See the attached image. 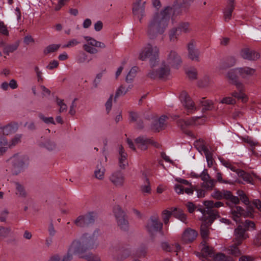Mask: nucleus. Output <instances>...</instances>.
I'll return each instance as SVG.
<instances>
[{"label": "nucleus", "mask_w": 261, "mask_h": 261, "mask_svg": "<svg viewBox=\"0 0 261 261\" xmlns=\"http://www.w3.org/2000/svg\"><path fill=\"white\" fill-rule=\"evenodd\" d=\"M77 98H74L73 100L72 101L71 106H70V109L69 111V113L72 115L73 116L75 114L76 111H75V108L77 106L76 101H77Z\"/></svg>", "instance_id": "nucleus-58"}, {"label": "nucleus", "mask_w": 261, "mask_h": 261, "mask_svg": "<svg viewBox=\"0 0 261 261\" xmlns=\"http://www.w3.org/2000/svg\"><path fill=\"white\" fill-rule=\"evenodd\" d=\"M246 230L243 229L241 225L235 229L234 235V238L233 242L238 245L241 244L242 241L248 237V235L245 233Z\"/></svg>", "instance_id": "nucleus-19"}, {"label": "nucleus", "mask_w": 261, "mask_h": 261, "mask_svg": "<svg viewBox=\"0 0 261 261\" xmlns=\"http://www.w3.org/2000/svg\"><path fill=\"white\" fill-rule=\"evenodd\" d=\"M140 191L144 196H147L151 193L150 183L148 178H146L144 182L140 186Z\"/></svg>", "instance_id": "nucleus-29"}, {"label": "nucleus", "mask_w": 261, "mask_h": 261, "mask_svg": "<svg viewBox=\"0 0 261 261\" xmlns=\"http://www.w3.org/2000/svg\"><path fill=\"white\" fill-rule=\"evenodd\" d=\"M166 62L169 66L178 68L182 63V60L175 50H170L167 53Z\"/></svg>", "instance_id": "nucleus-8"}, {"label": "nucleus", "mask_w": 261, "mask_h": 261, "mask_svg": "<svg viewBox=\"0 0 261 261\" xmlns=\"http://www.w3.org/2000/svg\"><path fill=\"white\" fill-rule=\"evenodd\" d=\"M148 73V76L151 79H155L159 76L160 77H164L168 75L170 73L169 66L165 65L163 62L162 66L159 68L158 70H154L153 68Z\"/></svg>", "instance_id": "nucleus-11"}, {"label": "nucleus", "mask_w": 261, "mask_h": 261, "mask_svg": "<svg viewBox=\"0 0 261 261\" xmlns=\"http://www.w3.org/2000/svg\"><path fill=\"white\" fill-rule=\"evenodd\" d=\"M203 204L206 207V209H199V210L202 213L204 218H206L205 221L208 220L210 223H212L214 220L218 217V212L215 210H213V207H219L223 205L222 202L218 201L214 202L212 200L205 201Z\"/></svg>", "instance_id": "nucleus-4"}, {"label": "nucleus", "mask_w": 261, "mask_h": 261, "mask_svg": "<svg viewBox=\"0 0 261 261\" xmlns=\"http://www.w3.org/2000/svg\"><path fill=\"white\" fill-rule=\"evenodd\" d=\"M180 100L188 113H192L197 110L196 107L188 93L183 91L180 95Z\"/></svg>", "instance_id": "nucleus-10"}, {"label": "nucleus", "mask_w": 261, "mask_h": 261, "mask_svg": "<svg viewBox=\"0 0 261 261\" xmlns=\"http://www.w3.org/2000/svg\"><path fill=\"white\" fill-rule=\"evenodd\" d=\"M242 140L244 142L248 144L251 147L254 146L256 145V143L254 142L251 137L249 136H245L242 138Z\"/></svg>", "instance_id": "nucleus-59"}, {"label": "nucleus", "mask_w": 261, "mask_h": 261, "mask_svg": "<svg viewBox=\"0 0 261 261\" xmlns=\"http://www.w3.org/2000/svg\"><path fill=\"white\" fill-rule=\"evenodd\" d=\"M187 74L190 79L194 80L197 78V73L196 69H191L187 71Z\"/></svg>", "instance_id": "nucleus-62"}, {"label": "nucleus", "mask_w": 261, "mask_h": 261, "mask_svg": "<svg viewBox=\"0 0 261 261\" xmlns=\"http://www.w3.org/2000/svg\"><path fill=\"white\" fill-rule=\"evenodd\" d=\"M16 187V194L19 197H25L27 195V192H25L24 188L22 185L18 182L15 183Z\"/></svg>", "instance_id": "nucleus-45"}, {"label": "nucleus", "mask_w": 261, "mask_h": 261, "mask_svg": "<svg viewBox=\"0 0 261 261\" xmlns=\"http://www.w3.org/2000/svg\"><path fill=\"white\" fill-rule=\"evenodd\" d=\"M39 118L42 120L45 123H52L55 124V121L52 117H45L42 114H40L39 115Z\"/></svg>", "instance_id": "nucleus-60"}, {"label": "nucleus", "mask_w": 261, "mask_h": 261, "mask_svg": "<svg viewBox=\"0 0 261 261\" xmlns=\"http://www.w3.org/2000/svg\"><path fill=\"white\" fill-rule=\"evenodd\" d=\"M239 245L234 242V244L229 246L226 250L228 254L232 255L235 256H238L241 255V251L238 248Z\"/></svg>", "instance_id": "nucleus-39"}, {"label": "nucleus", "mask_w": 261, "mask_h": 261, "mask_svg": "<svg viewBox=\"0 0 261 261\" xmlns=\"http://www.w3.org/2000/svg\"><path fill=\"white\" fill-rule=\"evenodd\" d=\"M48 261H73V256L68 249L67 252L62 256L56 254L51 256Z\"/></svg>", "instance_id": "nucleus-22"}, {"label": "nucleus", "mask_w": 261, "mask_h": 261, "mask_svg": "<svg viewBox=\"0 0 261 261\" xmlns=\"http://www.w3.org/2000/svg\"><path fill=\"white\" fill-rule=\"evenodd\" d=\"M197 236V233L194 230L188 228L184 232L182 240L186 243H190L195 240Z\"/></svg>", "instance_id": "nucleus-23"}, {"label": "nucleus", "mask_w": 261, "mask_h": 261, "mask_svg": "<svg viewBox=\"0 0 261 261\" xmlns=\"http://www.w3.org/2000/svg\"><path fill=\"white\" fill-rule=\"evenodd\" d=\"M200 178L202 181L201 187L205 190L211 191L215 187L217 181L211 178L207 169H204L200 174Z\"/></svg>", "instance_id": "nucleus-9"}, {"label": "nucleus", "mask_w": 261, "mask_h": 261, "mask_svg": "<svg viewBox=\"0 0 261 261\" xmlns=\"http://www.w3.org/2000/svg\"><path fill=\"white\" fill-rule=\"evenodd\" d=\"M162 247L163 250L166 251H172L173 250H175V251L177 252L180 249V246L178 244H175L172 245H170L167 242H164L162 244Z\"/></svg>", "instance_id": "nucleus-36"}, {"label": "nucleus", "mask_w": 261, "mask_h": 261, "mask_svg": "<svg viewBox=\"0 0 261 261\" xmlns=\"http://www.w3.org/2000/svg\"><path fill=\"white\" fill-rule=\"evenodd\" d=\"M173 12L172 8L167 7L160 13H156L153 16L147 29V34L149 39H154L158 34L164 32Z\"/></svg>", "instance_id": "nucleus-1"}, {"label": "nucleus", "mask_w": 261, "mask_h": 261, "mask_svg": "<svg viewBox=\"0 0 261 261\" xmlns=\"http://www.w3.org/2000/svg\"><path fill=\"white\" fill-rule=\"evenodd\" d=\"M113 213L116 218V221L126 217L124 212L122 210L119 205H115L113 208Z\"/></svg>", "instance_id": "nucleus-37"}, {"label": "nucleus", "mask_w": 261, "mask_h": 261, "mask_svg": "<svg viewBox=\"0 0 261 261\" xmlns=\"http://www.w3.org/2000/svg\"><path fill=\"white\" fill-rule=\"evenodd\" d=\"M222 104L233 105L236 103V100L232 96L223 97L220 101Z\"/></svg>", "instance_id": "nucleus-51"}, {"label": "nucleus", "mask_w": 261, "mask_h": 261, "mask_svg": "<svg viewBox=\"0 0 261 261\" xmlns=\"http://www.w3.org/2000/svg\"><path fill=\"white\" fill-rule=\"evenodd\" d=\"M167 117L165 116H162L158 121L153 125L152 129L155 131L160 132L164 129L166 127V121Z\"/></svg>", "instance_id": "nucleus-31"}, {"label": "nucleus", "mask_w": 261, "mask_h": 261, "mask_svg": "<svg viewBox=\"0 0 261 261\" xmlns=\"http://www.w3.org/2000/svg\"><path fill=\"white\" fill-rule=\"evenodd\" d=\"M80 257L85 258L88 261H100V258L98 256L93 254L87 256L81 255Z\"/></svg>", "instance_id": "nucleus-61"}, {"label": "nucleus", "mask_w": 261, "mask_h": 261, "mask_svg": "<svg viewBox=\"0 0 261 261\" xmlns=\"http://www.w3.org/2000/svg\"><path fill=\"white\" fill-rule=\"evenodd\" d=\"M8 141L5 137H0V155H2L7 148Z\"/></svg>", "instance_id": "nucleus-50"}, {"label": "nucleus", "mask_w": 261, "mask_h": 261, "mask_svg": "<svg viewBox=\"0 0 261 261\" xmlns=\"http://www.w3.org/2000/svg\"><path fill=\"white\" fill-rule=\"evenodd\" d=\"M80 41L76 39H72L69 40L66 44L63 45L62 47L64 48L73 47L80 44Z\"/></svg>", "instance_id": "nucleus-55"}, {"label": "nucleus", "mask_w": 261, "mask_h": 261, "mask_svg": "<svg viewBox=\"0 0 261 261\" xmlns=\"http://www.w3.org/2000/svg\"><path fill=\"white\" fill-rule=\"evenodd\" d=\"M105 167L101 164V163H100L95 167L93 171V176L99 180H103L105 177Z\"/></svg>", "instance_id": "nucleus-24"}, {"label": "nucleus", "mask_w": 261, "mask_h": 261, "mask_svg": "<svg viewBox=\"0 0 261 261\" xmlns=\"http://www.w3.org/2000/svg\"><path fill=\"white\" fill-rule=\"evenodd\" d=\"M172 215V212L167 210H165L162 212V218L165 224H168L169 219Z\"/></svg>", "instance_id": "nucleus-49"}, {"label": "nucleus", "mask_w": 261, "mask_h": 261, "mask_svg": "<svg viewBox=\"0 0 261 261\" xmlns=\"http://www.w3.org/2000/svg\"><path fill=\"white\" fill-rule=\"evenodd\" d=\"M214 261H233V259L231 257L226 256L223 253H218L215 256Z\"/></svg>", "instance_id": "nucleus-53"}, {"label": "nucleus", "mask_w": 261, "mask_h": 261, "mask_svg": "<svg viewBox=\"0 0 261 261\" xmlns=\"http://www.w3.org/2000/svg\"><path fill=\"white\" fill-rule=\"evenodd\" d=\"M239 92L234 91L232 92L231 96L233 97L237 98L238 99H240L243 102H246L248 101V98L247 95L244 92L245 90V88L243 84H242V89H240L239 88H237Z\"/></svg>", "instance_id": "nucleus-28"}, {"label": "nucleus", "mask_w": 261, "mask_h": 261, "mask_svg": "<svg viewBox=\"0 0 261 261\" xmlns=\"http://www.w3.org/2000/svg\"><path fill=\"white\" fill-rule=\"evenodd\" d=\"M111 182L117 187H122L124 183V177L120 172H115L110 176Z\"/></svg>", "instance_id": "nucleus-20"}, {"label": "nucleus", "mask_w": 261, "mask_h": 261, "mask_svg": "<svg viewBox=\"0 0 261 261\" xmlns=\"http://www.w3.org/2000/svg\"><path fill=\"white\" fill-rule=\"evenodd\" d=\"M244 226L247 230H254L256 229L255 224L253 221L247 220L245 221Z\"/></svg>", "instance_id": "nucleus-54"}, {"label": "nucleus", "mask_w": 261, "mask_h": 261, "mask_svg": "<svg viewBox=\"0 0 261 261\" xmlns=\"http://www.w3.org/2000/svg\"><path fill=\"white\" fill-rule=\"evenodd\" d=\"M239 75L243 79H246L253 75L255 73V69L249 67L237 68Z\"/></svg>", "instance_id": "nucleus-25"}, {"label": "nucleus", "mask_w": 261, "mask_h": 261, "mask_svg": "<svg viewBox=\"0 0 261 261\" xmlns=\"http://www.w3.org/2000/svg\"><path fill=\"white\" fill-rule=\"evenodd\" d=\"M237 173L238 176L242 177L244 181L248 183H251L252 177L249 173H246L241 170H238Z\"/></svg>", "instance_id": "nucleus-44"}, {"label": "nucleus", "mask_w": 261, "mask_h": 261, "mask_svg": "<svg viewBox=\"0 0 261 261\" xmlns=\"http://www.w3.org/2000/svg\"><path fill=\"white\" fill-rule=\"evenodd\" d=\"M203 120V118L200 117H192L188 120L180 119L177 121V125L184 133L189 136L194 137V135L192 132L186 129L187 126L194 124H202Z\"/></svg>", "instance_id": "nucleus-6"}, {"label": "nucleus", "mask_w": 261, "mask_h": 261, "mask_svg": "<svg viewBox=\"0 0 261 261\" xmlns=\"http://www.w3.org/2000/svg\"><path fill=\"white\" fill-rule=\"evenodd\" d=\"M57 103L58 105L60 107L59 111L60 113H62L67 110V105L64 102L63 100L57 98Z\"/></svg>", "instance_id": "nucleus-57"}, {"label": "nucleus", "mask_w": 261, "mask_h": 261, "mask_svg": "<svg viewBox=\"0 0 261 261\" xmlns=\"http://www.w3.org/2000/svg\"><path fill=\"white\" fill-rule=\"evenodd\" d=\"M1 129H2V133L4 135H9L14 133L17 130V125L14 123H10Z\"/></svg>", "instance_id": "nucleus-34"}, {"label": "nucleus", "mask_w": 261, "mask_h": 261, "mask_svg": "<svg viewBox=\"0 0 261 261\" xmlns=\"http://www.w3.org/2000/svg\"><path fill=\"white\" fill-rule=\"evenodd\" d=\"M231 213L232 218L236 222H238L239 221V218L241 216H243L244 217H252L253 215L251 212H245L241 207L238 206L232 208Z\"/></svg>", "instance_id": "nucleus-15"}, {"label": "nucleus", "mask_w": 261, "mask_h": 261, "mask_svg": "<svg viewBox=\"0 0 261 261\" xmlns=\"http://www.w3.org/2000/svg\"><path fill=\"white\" fill-rule=\"evenodd\" d=\"M159 54L160 49L156 45L147 43L140 51L138 58L142 61L148 59L150 67L154 68L159 62Z\"/></svg>", "instance_id": "nucleus-3"}, {"label": "nucleus", "mask_w": 261, "mask_h": 261, "mask_svg": "<svg viewBox=\"0 0 261 261\" xmlns=\"http://www.w3.org/2000/svg\"><path fill=\"white\" fill-rule=\"evenodd\" d=\"M94 221L93 216L92 214H88L84 216H79L74 221V224L79 227H85L93 223Z\"/></svg>", "instance_id": "nucleus-13"}, {"label": "nucleus", "mask_w": 261, "mask_h": 261, "mask_svg": "<svg viewBox=\"0 0 261 261\" xmlns=\"http://www.w3.org/2000/svg\"><path fill=\"white\" fill-rule=\"evenodd\" d=\"M87 55L84 53H81L76 58V62L79 63H82L86 61Z\"/></svg>", "instance_id": "nucleus-63"}, {"label": "nucleus", "mask_w": 261, "mask_h": 261, "mask_svg": "<svg viewBox=\"0 0 261 261\" xmlns=\"http://www.w3.org/2000/svg\"><path fill=\"white\" fill-rule=\"evenodd\" d=\"M145 2H143L142 4H133V14L139 19L140 21H141L145 15Z\"/></svg>", "instance_id": "nucleus-21"}, {"label": "nucleus", "mask_w": 261, "mask_h": 261, "mask_svg": "<svg viewBox=\"0 0 261 261\" xmlns=\"http://www.w3.org/2000/svg\"><path fill=\"white\" fill-rule=\"evenodd\" d=\"M211 196L213 198L218 200L228 199L230 196V192L227 190L220 191L218 189H215L212 193Z\"/></svg>", "instance_id": "nucleus-27"}, {"label": "nucleus", "mask_w": 261, "mask_h": 261, "mask_svg": "<svg viewBox=\"0 0 261 261\" xmlns=\"http://www.w3.org/2000/svg\"><path fill=\"white\" fill-rule=\"evenodd\" d=\"M220 161L222 164L225 167L230 169L231 171L234 172H237V171H238V170H237L236 168L233 166H232L231 163L229 162V161H226L224 159H221Z\"/></svg>", "instance_id": "nucleus-56"}, {"label": "nucleus", "mask_w": 261, "mask_h": 261, "mask_svg": "<svg viewBox=\"0 0 261 261\" xmlns=\"http://www.w3.org/2000/svg\"><path fill=\"white\" fill-rule=\"evenodd\" d=\"M60 44H53L47 46L44 50V54L45 55L54 53L59 49Z\"/></svg>", "instance_id": "nucleus-46"}, {"label": "nucleus", "mask_w": 261, "mask_h": 261, "mask_svg": "<svg viewBox=\"0 0 261 261\" xmlns=\"http://www.w3.org/2000/svg\"><path fill=\"white\" fill-rule=\"evenodd\" d=\"M254 244L256 246L261 245V230L257 233L254 239Z\"/></svg>", "instance_id": "nucleus-64"}, {"label": "nucleus", "mask_w": 261, "mask_h": 261, "mask_svg": "<svg viewBox=\"0 0 261 261\" xmlns=\"http://www.w3.org/2000/svg\"><path fill=\"white\" fill-rule=\"evenodd\" d=\"M181 33L177 28L171 29L168 32L169 40L171 42H176L178 39V37Z\"/></svg>", "instance_id": "nucleus-33"}, {"label": "nucleus", "mask_w": 261, "mask_h": 261, "mask_svg": "<svg viewBox=\"0 0 261 261\" xmlns=\"http://www.w3.org/2000/svg\"><path fill=\"white\" fill-rule=\"evenodd\" d=\"M84 38L86 41L87 43L83 45V48L89 54H95L98 53V50L94 47L100 48H105L106 47V44L103 42L97 41L92 37L84 36Z\"/></svg>", "instance_id": "nucleus-5"}, {"label": "nucleus", "mask_w": 261, "mask_h": 261, "mask_svg": "<svg viewBox=\"0 0 261 261\" xmlns=\"http://www.w3.org/2000/svg\"><path fill=\"white\" fill-rule=\"evenodd\" d=\"M130 89H131L130 86H129L127 88H126L125 87H124L122 86H120L116 92L115 98L120 96L125 95L128 91V90Z\"/></svg>", "instance_id": "nucleus-52"}, {"label": "nucleus", "mask_w": 261, "mask_h": 261, "mask_svg": "<svg viewBox=\"0 0 261 261\" xmlns=\"http://www.w3.org/2000/svg\"><path fill=\"white\" fill-rule=\"evenodd\" d=\"M105 71L106 70H103L101 72L96 74L94 79L92 82V86L94 88H96L98 87Z\"/></svg>", "instance_id": "nucleus-41"}, {"label": "nucleus", "mask_w": 261, "mask_h": 261, "mask_svg": "<svg viewBox=\"0 0 261 261\" xmlns=\"http://www.w3.org/2000/svg\"><path fill=\"white\" fill-rule=\"evenodd\" d=\"M176 28L178 29L181 34L189 33L192 31V28L190 27V23L187 22H181Z\"/></svg>", "instance_id": "nucleus-38"}, {"label": "nucleus", "mask_w": 261, "mask_h": 261, "mask_svg": "<svg viewBox=\"0 0 261 261\" xmlns=\"http://www.w3.org/2000/svg\"><path fill=\"white\" fill-rule=\"evenodd\" d=\"M97 243L91 236L85 233L79 239L72 241L68 248L71 254L77 253L80 255L89 250L96 248Z\"/></svg>", "instance_id": "nucleus-2"}, {"label": "nucleus", "mask_w": 261, "mask_h": 261, "mask_svg": "<svg viewBox=\"0 0 261 261\" xmlns=\"http://www.w3.org/2000/svg\"><path fill=\"white\" fill-rule=\"evenodd\" d=\"M240 55L243 59L248 60H256L260 58L259 53L248 48L242 49Z\"/></svg>", "instance_id": "nucleus-18"}, {"label": "nucleus", "mask_w": 261, "mask_h": 261, "mask_svg": "<svg viewBox=\"0 0 261 261\" xmlns=\"http://www.w3.org/2000/svg\"><path fill=\"white\" fill-rule=\"evenodd\" d=\"M201 106L203 107V110L205 111L211 110L213 108L214 103L212 100H203L201 101Z\"/></svg>", "instance_id": "nucleus-48"}, {"label": "nucleus", "mask_w": 261, "mask_h": 261, "mask_svg": "<svg viewBox=\"0 0 261 261\" xmlns=\"http://www.w3.org/2000/svg\"><path fill=\"white\" fill-rule=\"evenodd\" d=\"M117 223L121 229L123 230H127L128 229V223L126 217L117 220Z\"/></svg>", "instance_id": "nucleus-47"}, {"label": "nucleus", "mask_w": 261, "mask_h": 261, "mask_svg": "<svg viewBox=\"0 0 261 261\" xmlns=\"http://www.w3.org/2000/svg\"><path fill=\"white\" fill-rule=\"evenodd\" d=\"M235 5L233 0H229L227 5L224 10V17L226 21L231 19L232 13L234 9Z\"/></svg>", "instance_id": "nucleus-26"}, {"label": "nucleus", "mask_w": 261, "mask_h": 261, "mask_svg": "<svg viewBox=\"0 0 261 261\" xmlns=\"http://www.w3.org/2000/svg\"><path fill=\"white\" fill-rule=\"evenodd\" d=\"M18 46V42H16L13 44L4 45V52L7 54H9L10 53H13L17 49Z\"/></svg>", "instance_id": "nucleus-40"}, {"label": "nucleus", "mask_w": 261, "mask_h": 261, "mask_svg": "<svg viewBox=\"0 0 261 261\" xmlns=\"http://www.w3.org/2000/svg\"><path fill=\"white\" fill-rule=\"evenodd\" d=\"M213 83V81L211 77L208 75H204L202 79L199 82L198 85L200 87H206Z\"/></svg>", "instance_id": "nucleus-43"}, {"label": "nucleus", "mask_w": 261, "mask_h": 261, "mask_svg": "<svg viewBox=\"0 0 261 261\" xmlns=\"http://www.w3.org/2000/svg\"><path fill=\"white\" fill-rule=\"evenodd\" d=\"M137 72V68L134 67L129 70V72L127 74L125 79V81L127 83H132L134 78L136 76Z\"/></svg>", "instance_id": "nucleus-42"}, {"label": "nucleus", "mask_w": 261, "mask_h": 261, "mask_svg": "<svg viewBox=\"0 0 261 261\" xmlns=\"http://www.w3.org/2000/svg\"><path fill=\"white\" fill-rule=\"evenodd\" d=\"M201 253L203 257H206L213 254V249L207 244L206 241L203 240L200 245Z\"/></svg>", "instance_id": "nucleus-32"}, {"label": "nucleus", "mask_w": 261, "mask_h": 261, "mask_svg": "<svg viewBox=\"0 0 261 261\" xmlns=\"http://www.w3.org/2000/svg\"><path fill=\"white\" fill-rule=\"evenodd\" d=\"M195 42L193 41H190L188 44V58L192 61L196 62H200V53L198 49L195 47Z\"/></svg>", "instance_id": "nucleus-12"}, {"label": "nucleus", "mask_w": 261, "mask_h": 261, "mask_svg": "<svg viewBox=\"0 0 261 261\" xmlns=\"http://www.w3.org/2000/svg\"><path fill=\"white\" fill-rule=\"evenodd\" d=\"M203 220V223L201 224V229H200V234L202 238L205 240L208 236L209 234V230L208 229V226L210 225L212 223L208 221L209 217H208V220L206 221V218H204L203 216L202 218Z\"/></svg>", "instance_id": "nucleus-30"}, {"label": "nucleus", "mask_w": 261, "mask_h": 261, "mask_svg": "<svg viewBox=\"0 0 261 261\" xmlns=\"http://www.w3.org/2000/svg\"><path fill=\"white\" fill-rule=\"evenodd\" d=\"M146 228L150 236L154 237L158 232L162 231L163 223L158 217H152L149 220Z\"/></svg>", "instance_id": "nucleus-7"}, {"label": "nucleus", "mask_w": 261, "mask_h": 261, "mask_svg": "<svg viewBox=\"0 0 261 261\" xmlns=\"http://www.w3.org/2000/svg\"><path fill=\"white\" fill-rule=\"evenodd\" d=\"M118 152L119 166L120 168L124 169L128 166L127 154L121 145L118 146Z\"/></svg>", "instance_id": "nucleus-17"}, {"label": "nucleus", "mask_w": 261, "mask_h": 261, "mask_svg": "<svg viewBox=\"0 0 261 261\" xmlns=\"http://www.w3.org/2000/svg\"><path fill=\"white\" fill-rule=\"evenodd\" d=\"M172 212L173 215L175 218L180 220L184 223H186L187 216L181 210L175 207L173 208Z\"/></svg>", "instance_id": "nucleus-35"}, {"label": "nucleus", "mask_w": 261, "mask_h": 261, "mask_svg": "<svg viewBox=\"0 0 261 261\" xmlns=\"http://www.w3.org/2000/svg\"><path fill=\"white\" fill-rule=\"evenodd\" d=\"M238 75L239 71L237 68L230 70L226 74V77L230 83L234 84L237 88L242 89L243 83L239 80Z\"/></svg>", "instance_id": "nucleus-14"}, {"label": "nucleus", "mask_w": 261, "mask_h": 261, "mask_svg": "<svg viewBox=\"0 0 261 261\" xmlns=\"http://www.w3.org/2000/svg\"><path fill=\"white\" fill-rule=\"evenodd\" d=\"M135 143L137 147L142 150H146L148 148V145L151 144L154 145L156 147L159 146V145L158 144H156L153 141L144 137H139L136 138Z\"/></svg>", "instance_id": "nucleus-16"}]
</instances>
